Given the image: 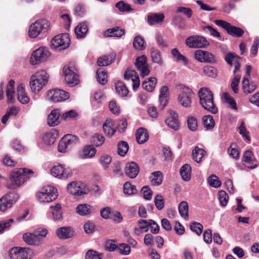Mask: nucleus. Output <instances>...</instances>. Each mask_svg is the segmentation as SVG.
<instances>
[{"mask_svg": "<svg viewBox=\"0 0 259 259\" xmlns=\"http://www.w3.org/2000/svg\"><path fill=\"white\" fill-rule=\"evenodd\" d=\"M57 236L61 239L65 240L72 237L74 232L73 229L69 227H62L56 230Z\"/></svg>", "mask_w": 259, "mask_h": 259, "instance_id": "nucleus-24", "label": "nucleus"}, {"mask_svg": "<svg viewBox=\"0 0 259 259\" xmlns=\"http://www.w3.org/2000/svg\"><path fill=\"white\" fill-rule=\"evenodd\" d=\"M215 24L225 29L229 34L234 37H240L244 33V30L241 28L233 26L224 20H217L215 21Z\"/></svg>", "mask_w": 259, "mask_h": 259, "instance_id": "nucleus-11", "label": "nucleus"}, {"mask_svg": "<svg viewBox=\"0 0 259 259\" xmlns=\"http://www.w3.org/2000/svg\"><path fill=\"white\" fill-rule=\"evenodd\" d=\"M115 87L117 94L120 97H125L128 93V90L123 82L118 81L116 82Z\"/></svg>", "mask_w": 259, "mask_h": 259, "instance_id": "nucleus-43", "label": "nucleus"}, {"mask_svg": "<svg viewBox=\"0 0 259 259\" xmlns=\"http://www.w3.org/2000/svg\"><path fill=\"white\" fill-rule=\"evenodd\" d=\"M94 211L93 207L87 204H81L76 207V212L80 215H87Z\"/></svg>", "mask_w": 259, "mask_h": 259, "instance_id": "nucleus-38", "label": "nucleus"}, {"mask_svg": "<svg viewBox=\"0 0 259 259\" xmlns=\"http://www.w3.org/2000/svg\"><path fill=\"white\" fill-rule=\"evenodd\" d=\"M209 185L213 188H218L221 186V182L219 180V178L215 175H210L208 180Z\"/></svg>", "mask_w": 259, "mask_h": 259, "instance_id": "nucleus-54", "label": "nucleus"}, {"mask_svg": "<svg viewBox=\"0 0 259 259\" xmlns=\"http://www.w3.org/2000/svg\"><path fill=\"white\" fill-rule=\"evenodd\" d=\"M145 41L143 37L138 35L135 37L133 41V46L135 49L140 51L145 49Z\"/></svg>", "mask_w": 259, "mask_h": 259, "instance_id": "nucleus-52", "label": "nucleus"}, {"mask_svg": "<svg viewBox=\"0 0 259 259\" xmlns=\"http://www.w3.org/2000/svg\"><path fill=\"white\" fill-rule=\"evenodd\" d=\"M114 59L115 57L113 55L105 56L98 58L97 64L100 66H106L111 64Z\"/></svg>", "mask_w": 259, "mask_h": 259, "instance_id": "nucleus-45", "label": "nucleus"}, {"mask_svg": "<svg viewBox=\"0 0 259 259\" xmlns=\"http://www.w3.org/2000/svg\"><path fill=\"white\" fill-rule=\"evenodd\" d=\"M236 0H230L227 3H225L222 6V11L225 13H229L235 8Z\"/></svg>", "mask_w": 259, "mask_h": 259, "instance_id": "nucleus-60", "label": "nucleus"}, {"mask_svg": "<svg viewBox=\"0 0 259 259\" xmlns=\"http://www.w3.org/2000/svg\"><path fill=\"white\" fill-rule=\"evenodd\" d=\"M176 89L178 93V100L180 104L185 108L190 107L192 99L195 96L192 90L181 83L177 86Z\"/></svg>", "mask_w": 259, "mask_h": 259, "instance_id": "nucleus-2", "label": "nucleus"}, {"mask_svg": "<svg viewBox=\"0 0 259 259\" xmlns=\"http://www.w3.org/2000/svg\"><path fill=\"white\" fill-rule=\"evenodd\" d=\"M202 29L205 33L209 34L210 35L215 37H221L220 32L211 26H204Z\"/></svg>", "mask_w": 259, "mask_h": 259, "instance_id": "nucleus-61", "label": "nucleus"}, {"mask_svg": "<svg viewBox=\"0 0 259 259\" xmlns=\"http://www.w3.org/2000/svg\"><path fill=\"white\" fill-rule=\"evenodd\" d=\"M156 79L155 77H151L148 80L143 82L142 85L144 89L149 92H152L155 87Z\"/></svg>", "mask_w": 259, "mask_h": 259, "instance_id": "nucleus-48", "label": "nucleus"}, {"mask_svg": "<svg viewBox=\"0 0 259 259\" xmlns=\"http://www.w3.org/2000/svg\"><path fill=\"white\" fill-rule=\"evenodd\" d=\"M49 75L45 70H40L33 74L30 79L29 85L32 92L39 93L48 82Z\"/></svg>", "mask_w": 259, "mask_h": 259, "instance_id": "nucleus-3", "label": "nucleus"}, {"mask_svg": "<svg viewBox=\"0 0 259 259\" xmlns=\"http://www.w3.org/2000/svg\"><path fill=\"white\" fill-rule=\"evenodd\" d=\"M73 63L66 65L63 68V75L65 81L69 87H74L79 83V76Z\"/></svg>", "mask_w": 259, "mask_h": 259, "instance_id": "nucleus-6", "label": "nucleus"}, {"mask_svg": "<svg viewBox=\"0 0 259 259\" xmlns=\"http://www.w3.org/2000/svg\"><path fill=\"white\" fill-rule=\"evenodd\" d=\"M75 34L78 38H82L85 37L88 31V26L85 22H83L78 25L75 28Z\"/></svg>", "mask_w": 259, "mask_h": 259, "instance_id": "nucleus-30", "label": "nucleus"}, {"mask_svg": "<svg viewBox=\"0 0 259 259\" xmlns=\"http://www.w3.org/2000/svg\"><path fill=\"white\" fill-rule=\"evenodd\" d=\"M62 139L68 146L69 148H71L77 142V138L75 136L72 135H66L64 136Z\"/></svg>", "mask_w": 259, "mask_h": 259, "instance_id": "nucleus-55", "label": "nucleus"}, {"mask_svg": "<svg viewBox=\"0 0 259 259\" xmlns=\"http://www.w3.org/2000/svg\"><path fill=\"white\" fill-rule=\"evenodd\" d=\"M70 40L68 33L56 35L51 40V48L56 50H63L68 48Z\"/></svg>", "mask_w": 259, "mask_h": 259, "instance_id": "nucleus-9", "label": "nucleus"}, {"mask_svg": "<svg viewBox=\"0 0 259 259\" xmlns=\"http://www.w3.org/2000/svg\"><path fill=\"white\" fill-rule=\"evenodd\" d=\"M32 170L24 168H19L12 172L10 180L12 184L8 185V188L15 189L22 185L29 179L28 175L32 174Z\"/></svg>", "mask_w": 259, "mask_h": 259, "instance_id": "nucleus-4", "label": "nucleus"}, {"mask_svg": "<svg viewBox=\"0 0 259 259\" xmlns=\"http://www.w3.org/2000/svg\"><path fill=\"white\" fill-rule=\"evenodd\" d=\"M168 90V88L166 86L161 87L160 90L159 101L162 109L166 106L167 102Z\"/></svg>", "mask_w": 259, "mask_h": 259, "instance_id": "nucleus-37", "label": "nucleus"}, {"mask_svg": "<svg viewBox=\"0 0 259 259\" xmlns=\"http://www.w3.org/2000/svg\"><path fill=\"white\" fill-rule=\"evenodd\" d=\"M198 95L200 104L205 110L212 114L218 112V108L214 103L213 94L209 89L201 88L198 91Z\"/></svg>", "mask_w": 259, "mask_h": 259, "instance_id": "nucleus-1", "label": "nucleus"}, {"mask_svg": "<svg viewBox=\"0 0 259 259\" xmlns=\"http://www.w3.org/2000/svg\"><path fill=\"white\" fill-rule=\"evenodd\" d=\"M162 13H151L147 16V22L150 25H153L162 23L164 19Z\"/></svg>", "mask_w": 259, "mask_h": 259, "instance_id": "nucleus-26", "label": "nucleus"}, {"mask_svg": "<svg viewBox=\"0 0 259 259\" xmlns=\"http://www.w3.org/2000/svg\"><path fill=\"white\" fill-rule=\"evenodd\" d=\"M242 88L245 94H249L256 89V85L253 82H250L247 77H244L242 81Z\"/></svg>", "mask_w": 259, "mask_h": 259, "instance_id": "nucleus-35", "label": "nucleus"}, {"mask_svg": "<svg viewBox=\"0 0 259 259\" xmlns=\"http://www.w3.org/2000/svg\"><path fill=\"white\" fill-rule=\"evenodd\" d=\"M243 164L250 169L257 167V163L251 151L248 150L244 152L242 157Z\"/></svg>", "mask_w": 259, "mask_h": 259, "instance_id": "nucleus-19", "label": "nucleus"}, {"mask_svg": "<svg viewBox=\"0 0 259 259\" xmlns=\"http://www.w3.org/2000/svg\"><path fill=\"white\" fill-rule=\"evenodd\" d=\"M59 132L55 129H52L50 131L45 133L41 139L45 144L51 145L53 144L56 139L58 137Z\"/></svg>", "mask_w": 259, "mask_h": 259, "instance_id": "nucleus-22", "label": "nucleus"}, {"mask_svg": "<svg viewBox=\"0 0 259 259\" xmlns=\"http://www.w3.org/2000/svg\"><path fill=\"white\" fill-rule=\"evenodd\" d=\"M151 183L154 186H158L162 182V173L159 171H155L152 173L150 177Z\"/></svg>", "mask_w": 259, "mask_h": 259, "instance_id": "nucleus-46", "label": "nucleus"}, {"mask_svg": "<svg viewBox=\"0 0 259 259\" xmlns=\"http://www.w3.org/2000/svg\"><path fill=\"white\" fill-rule=\"evenodd\" d=\"M51 174L54 177L58 179H67L72 174V170L65 165L58 164L51 169Z\"/></svg>", "mask_w": 259, "mask_h": 259, "instance_id": "nucleus-12", "label": "nucleus"}, {"mask_svg": "<svg viewBox=\"0 0 259 259\" xmlns=\"http://www.w3.org/2000/svg\"><path fill=\"white\" fill-rule=\"evenodd\" d=\"M67 191L73 195L81 196L87 193L84 185L80 182H72L67 186Z\"/></svg>", "mask_w": 259, "mask_h": 259, "instance_id": "nucleus-15", "label": "nucleus"}, {"mask_svg": "<svg viewBox=\"0 0 259 259\" xmlns=\"http://www.w3.org/2000/svg\"><path fill=\"white\" fill-rule=\"evenodd\" d=\"M126 80H131L133 82V89L134 91H137L140 85V79L135 70H128L124 75Z\"/></svg>", "mask_w": 259, "mask_h": 259, "instance_id": "nucleus-21", "label": "nucleus"}, {"mask_svg": "<svg viewBox=\"0 0 259 259\" xmlns=\"http://www.w3.org/2000/svg\"><path fill=\"white\" fill-rule=\"evenodd\" d=\"M125 33L124 29L118 26H115L107 30L104 33L106 37H120Z\"/></svg>", "mask_w": 259, "mask_h": 259, "instance_id": "nucleus-27", "label": "nucleus"}, {"mask_svg": "<svg viewBox=\"0 0 259 259\" xmlns=\"http://www.w3.org/2000/svg\"><path fill=\"white\" fill-rule=\"evenodd\" d=\"M15 84L14 80L12 79L9 81L7 84L6 95L9 103H12L14 101Z\"/></svg>", "mask_w": 259, "mask_h": 259, "instance_id": "nucleus-34", "label": "nucleus"}, {"mask_svg": "<svg viewBox=\"0 0 259 259\" xmlns=\"http://www.w3.org/2000/svg\"><path fill=\"white\" fill-rule=\"evenodd\" d=\"M150 56L153 63L158 64L162 63L161 53L157 49L152 48L151 50Z\"/></svg>", "mask_w": 259, "mask_h": 259, "instance_id": "nucleus-47", "label": "nucleus"}, {"mask_svg": "<svg viewBox=\"0 0 259 259\" xmlns=\"http://www.w3.org/2000/svg\"><path fill=\"white\" fill-rule=\"evenodd\" d=\"M50 55L48 48L45 47H39L32 52L30 58V63L32 65L39 64L46 61Z\"/></svg>", "mask_w": 259, "mask_h": 259, "instance_id": "nucleus-8", "label": "nucleus"}, {"mask_svg": "<svg viewBox=\"0 0 259 259\" xmlns=\"http://www.w3.org/2000/svg\"><path fill=\"white\" fill-rule=\"evenodd\" d=\"M179 211L181 216L185 219L188 218L189 207L188 203L185 201H183L179 205Z\"/></svg>", "mask_w": 259, "mask_h": 259, "instance_id": "nucleus-50", "label": "nucleus"}, {"mask_svg": "<svg viewBox=\"0 0 259 259\" xmlns=\"http://www.w3.org/2000/svg\"><path fill=\"white\" fill-rule=\"evenodd\" d=\"M222 100L228 107L234 111H237L236 103L234 99L228 93H224L222 95Z\"/></svg>", "mask_w": 259, "mask_h": 259, "instance_id": "nucleus-28", "label": "nucleus"}, {"mask_svg": "<svg viewBox=\"0 0 259 259\" xmlns=\"http://www.w3.org/2000/svg\"><path fill=\"white\" fill-rule=\"evenodd\" d=\"M139 172V167L136 162L132 161L126 163L125 166V173L127 176L131 179H134Z\"/></svg>", "mask_w": 259, "mask_h": 259, "instance_id": "nucleus-23", "label": "nucleus"}, {"mask_svg": "<svg viewBox=\"0 0 259 259\" xmlns=\"http://www.w3.org/2000/svg\"><path fill=\"white\" fill-rule=\"evenodd\" d=\"M47 98L53 102H59L67 99L69 98V94L62 90L54 89L48 92Z\"/></svg>", "mask_w": 259, "mask_h": 259, "instance_id": "nucleus-14", "label": "nucleus"}, {"mask_svg": "<svg viewBox=\"0 0 259 259\" xmlns=\"http://www.w3.org/2000/svg\"><path fill=\"white\" fill-rule=\"evenodd\" d=\"M169 117L165 120L166 124L175 131L179 128V121L178 114L172 110H168Z\"/></svg>", "mask_w": 259, "mask_h": 259, "instance_id": "nucleus-20", "label": "nucleus"}, {"mask_svg": "<svg viewBox=\"0 0 259 259\" xmlns=\"http://www.w3.org/2000/svg\"><path fill=\"white\" fill-rule=\"evenodd\" d=\"M52 209V219L55 221H61L62 219V210L61 205L59 203L50 206Z\"/></svg>", "mask_w": 259, "mask_h": 259, "instance_id": "nucleus-32", "label": "nucleus"}, {"mask_svg": "<svg viewBox=\"0 0 259 259\" xmlns=\"http://www.w3.org/2000/svg\"><path fill=\"white\" fill-rule=\"evenodd\" d=\"M56 191V189L48 185L42 188L39 192L37 193L36 197L40 202H50L57 198Z\"/></svg>", "mask_w": 259, "mask_h": 259, "instance_id": "nucleus-7", "label": "nucleus"}, {"mask_svg": "<svg viewBox=\"0 0 259 259\" xmlns=\"http://www.w3.org/2000/svg\"><path fill=\"white\" fill-rule=\"evenodd\" d=\"M18 196L17 194L12 193L3 196L0 199V211L5 212L11 208L17 201Z\"/></svg>", "mask_w": 259, "mask_h": 259, "instance_id": "nucleus-13", "label": "nucleus"}, {"mask_svg": "<svg viewBox=\"0 0 259 259\" xmlns=\"http://www.w3.org/2000/svg\"><path fill=\"white\" fill-rule=\"evenodd\" d=\"M180 175L182 179L185 181H188L191 179V167L190 165L185 164L180 168Z\"/></svg>", "mask_w": 259, "mask_h": 259, "instance_id": "nucleus-40", "label": "nucleus"}, {"mask_svg": "<svg viewBox=\"0 0 259 259\" xmlns=\"http://www.w3.org/2000/svg\"><path fill=\"white\" fill-rule=\"evenodd\" d=\"M205 153V151L204 149L196 146L192 151V158L196 162H200Z\"/></svg>", "mask_w": 259, "mask_h": 259, "instance_id": "nucleus-44", "label": "nucleus"}, {"mask_svg": "<svg viewBox=\"0 0 259 259\" xmlns=\"http://www.w3.org/2000/svg\"><path fill=\"white\" fill-rule=\"evenodd\" d=\"M171 53L177 62H182L183 64L187 66L188 64V59L183 55L177 48L171 50Z\"/></svg>", "mask_w": 259, "mask_h": 259, "instance_id": "nucleus-39", "label": "nucleus"}, {"mask_svg": "<svg viewBox=\"0 0 259 259\" xmlns=\"http://www.w3.org/2000/svg\"><path fill=\"white\" fill-rule=\"evenodd\" d=\"M186 44L190 48H205L209 45V42L203 36L193 35L186 38Z\"/></svg>", "mask_w": 259, "mask_h": 259, "instance_id": "nucleus-10", "label": "nucleus"}, {"mask_svg": "<svg viewBox=\"0 0 259 259\" xmlns=\"http://www.w3.org/2000/svg\"><path fill=\"white\" fill-rule=\"evenodd\" d=\"M85 259H101V254L96 251L89 250L86 253Z\"/></svg>", "mask_w": 259, "mask_h": 259, "instance_id": "nucleus-64", "label": "nucleus"}, {"mask_svg": "<svg viewBox=\"0 0 259 259\" xmlns=\"http://www.w3.org/2000/svg\"><path fill=\"white\" fill-rule=\"evenodd\" d=\"M240 59V57L234 53L230 52L227 54L225 57V60L227 63L230 65L233 64Z\"/></svg>", "mask_w": 259, "mask_h": 259, "instance_id": "nucleus-59", "label": "nucleus"}, {"mask_svg": "<svg viewBox=\"0 0 259 259\" xmlns=\"http://www.w3.org/2000/svg\"><path fill=\"white\" fill-rule=\"evenodd\" d=\"M136 136V140L140 144L144 143L149 138L147 130L143 127H140L137 130Z\"/></svg>", "mask_w": 259, "mask_h": 259, "instance_id": "nucleus-29", "label": "nucleus"}, {"mask_svg": "<svg viewBox=\"0 0 259 259\" xmlns=\"http://www.w3.org/2000/svg\"><path fill=\"white\" fill-rule=\"evenodd\" d=\"M51 29L50 21L46 19L36 20L32 23L29 28L28 35L30 37L34 38L41 34H45Z\"/></svg>", "mask_w": 259, "mask_h": 259, "instance_id": "nucleus-5", "label": "nucleus"}, {"mask_svg": "<svg viewBox=\"0 0 259 259\" xmlns=\"http://www.w3.org/2000/svg\"><path fill=\"white\" fill-rule=\"evenodd\" d=\"M187 124L189 129L193 132L196 131L198 128L197 120L193 116H189L187 118Z\"/></svg>", "mask_w": 259, "mask_h": 259, "instance_id": "nucleus-58", "label": "nucleus"}, {"mask_svg": "<svg viewBox=\"0 0 259 259\" xmlns=\"http://www.w3.org/2000/svg\"><path fill=\"white\" fill-rule=\"evenodd\" d=\"M128 145L125 141H120L117 145V152L119 155L124 156L128 151Z\"/></svg>", "mask_w": 259, "mask_h": 259, "instance_id": "nucleus-53", "label": "nucleus"}, {"mask_svg": "<svg viewBox=\"0 0 259 259\" xmlns=\"http://www.w3.org/2000/svg\"><path fill=\"white\" fill-rule=\"evenodd\" d=\"M229 155L233 158L238 159L239 157V153L236 148V145L234 144H231L228 149Z\"/></svg>", "mask_w": 259, "mask_h": 259, "instance_id": "nucleus-63", "label": "nucleus"}, {"mask_svg": "<svg viewBox=\"0 0 259 259\" xmlns=\"http://www.w3.org/2000/svg\"><path fill=\"white\" fill-rule=\"evenodd\" d=\"M123 192L127 195H131L137 193V189L135 186L129 182H126L123 185Z\"/></svg>", "mask_w": 259, "mask_h": 259, "instance_id": "nucleus-56", "label": "nucleus"}, {"mask_svg": "<svg viewBox=\"0 0 259 259\" xmlns=\"http://www.w3.org/2000/svg\"><path fill=\"white\" fill-rule=\"evenodd\" d=\"M111 156L107 154H103L101 156L99 162L104 169L108 167L109 164L111 162Z\"/></svg>", "mask_w": 259, "mask_h": 259, "instance_id": "nucleus-62", "label": "nucleus"}, {"mask_svg": "<svg viewBox=\"0 0 259 259\" xmlns=\"http://www.w3.org/2000/svg\"><path fill=\"white\" fill-rule=\"evenodd\" d=\"M96 149L93 145H87L83 149L80 157L83 159L91 158L95 156Z\"/></svg>", "mask_w": 259, "mask_h": 259, "instance_id": "nucleus-31", "label": "nucleus"}, {"mask_svg": "<svg viewBox=\"0 0 259 259\" xmlns=\"http://www.w3.org/2000/svg\"><path fill=\"white\" fill-rule=\"evenodd\" d=\"M218 197L221 206H225L227 205L229 196L225 191H220L218 194Z\"/></svg>", "mask_w": 259, "mask_h": 259, "instance_id": "nucleus-57", "label": "nucleus"}, {"mask_svg": "<svg viewBox=\"0 0 259 259\" xmlns=\"http://www.w3.org/2000/svg\"><path fill=\"white\" fill-rule=\"evenodd\" d=\"M104 142L105 138L101 134H95L92 137L91 142L96 147L102 145Z\"/></svg>", "mask_w": 259, "mask_h": 259, "instance_id": "nucleus-51", "label": "nucleus"}, {"mask_svg": "<svg viewBox=\"0 0 259 259\" xmlns=\"http://www.w3.org/2000/svg\"><path fill=\"white\" fill-rule=\"evenodd\" d=\"M60 110L56 109L52 110L48 116L47 122L50 126H55L60 123Z\"/></svg>", "mask_w": 259, "mask_h": 259, "instance_id": "nucleus-25", "label": "nucleus"}, {"mask_svg": "<svg viewBox=\"0 0 259 259\" xmlns=\"http://www.w3.org/2000/svg\"><path fill=\"white\" fill-rule=\"evenodd\" d=\"M202 123L206 130H212L215 125V121L211 115H204L202 117Z\"/></svg>", "mask_w": 259, "mask_h": 259, "instance_id": "nucleus-42", "label": "nucleus"}, {"mask_svg": "<svg viewBox=\"0 0 259 259\" xmlns=\"http://www.w3.org/2000/svg\"><path fill=\"white\" fill-rule=\"evenodd\" d=\"M113 125L112 121L110 119L106 120L103 124V131L107 136L111 137L115 133V129Z\"/></svg>", "mask_w": 259, "mask_h": 259, "instance_id": "nucleus-41", "label": "nucleus"}, {"mask_svg": "<svg viewBox=\"0 0 259 259\" xmlns=\"http://www.w3.org/2000/svg\"><path fill=\"white\" fill-rule=\"evenodd\" d=\"M17 91L18 100L23 104L27 103L29 101V98L25 92L23 85L22 84H19Z\"/></svg>", "mask_w": 259, "mask_h": 259, "instance_id": "nucleus-33", "label": "nucleus"}, {"mask_svg": "<svg viewBox=\"0 0 259 259\" xmlns=\"http://www.w3.org/2000/svg\"><path fill=\"white\" fill-rule=\"evenodd\" d=\"M24 241L29 245H38L40 243L36 234L34 232L32 233H27L23 235Z\"/></svg>", "mask_w": 259, "mask_h": 259, "instance_id": "nucleus-36", "label": "nucleus"}, {"mask_svg": "<svg viewBox=\"0 0 259 259\" xmlns=\"http://www.w3.org/2000/svg\"><path fill=\"white\" fill-rule=\"evenodd\" d=\"M98 82L101 84H105L107 82V75L102 68L98 69L96 71Z\"/></svg>", "mask_w": 259, "mask_h": 259, "instance_id": "nucleus-49", "label": "nucleus"}, {"mask_svg": "<svg viewBox=\"0 0 259 259\" xmlns=\"http://www.w3.org/2000/svg\"><path fill=\"white\" fill-rule=\"evenodd\" d=\"M135 65L140 75L143 77L149 74L150 70L147 63V58L145 55L137 58Z\"/></svg>", "mask_w": 259, "mask_h": 259, "instance_id": "nucleus-16", "label": "nucleus"}, {"mask_svg": "<svg viewBox=\"0 0 259 259\" xmlns=\"http://www.w3.org/2000/svg\"><path fill=\"white\" fill-rule=\"evenodd\" d=\"M195 58L200 62L211 63L214 61L213 56L207 51L197 50L194 54Z\"/></svg>", "mask_w": 259, "mask_h": 259, "instance_id": "nucleus-18", "label": "nucleus"}, {"mask_svg": "<svg viewBox=\"0 0 259 259\" xmlns=\"http://www.w3.org/2000/svg\"><path fill=\"white\" fill-rule=\"evenodd\" d=\"M28 248L15 247L9 251V256L11 259H27Z\"/></svg>", "mask_w": 259, "mask_h": 259, "instance_id": "nucleus-17", "label": "nucleus"}]
</instances>
